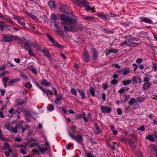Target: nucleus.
Wrapping results in <instances>:
<instances>
[{
    "label": "nucleus",
    "mask_w": 157,
    "mask_h": 157,
    "mask_svg": "<svg viewBox=\"0 0 157 157\" xmlns=\"http://www.w3.org/2000/svg\"><path fill=\"white\" fill-rule=\"evenodd\" d=\"M37 145L38 146V150H35L34 151L38 154L40 153L44 154L48 150L51 149V147L48 142L46 141L44 142V144H42L41 145L39 144L37 141L34 139H32L28 144V146L29 147H32L34 146Z\"/></svg>",
    "instance_id": "nucleus-1"
},
{
    "label": "nucleus",
    "mask_w": 157,
    "mask_h": 157,
    "mask_svg": "<svg viewBox=\"0 0 157 157\" xmlns=\"http://www.w3.org/2000/svg\"><path fill=\"white\" fill-rule=\"evenodd\" d=\"M74 4L81 7H87L86 10L89 12L90 10L93 11L94 8L89 6V3L86 0H71Z\"/></svg>",
    "instance_id": "nucleus-2"
},
{
    "label": "nucleus",
    "mask_w": 157,
    "mask_h": 157,
    "mask_svg": "<svg viewBox=\"0 0 157 157\" xmlns=\"http://www.w3.org/2000/svg\"><path fill=\"white\" fill-rule=\"evenodd\" d=\"M21 111H22L25 113L26 116L25 119L27 122H29L30 121V117L35 119L37 117L36 113H35L31 112L29 111L27 109H25L21 110Z\"/></svg>",
    "instance_id": "nucleus-3"
},
{
    "label": "nucleus",
    "mask_w": 157,
    "mask_h": 157,
    "mask_svg": "<svg viewBox=\"0 0 157 157\" xmlns=\"http://www.w3.org/2000/svg\"><path fill=\"white\" fill-rule=\"evenodd\" d=\"M21 45L26 49L28 50L29 54L32 56L34 57L35 55L32 51L31 49L30 48L31 44L29 43L26 42L25 39L21 44Z\"/></svg>",
    "instance_id": "nucleus-4"
},
{
    "label": "nucleus",
    "mask_w": 157,
    "mask_h": 157,
    "mask_svg": "<svg viewBox=\"0 0 157 157\" xmlns=\"http://www.w3.org/2000/svg\"><path fill=\"white\" fill-rule=\"evenodd\" d=\"M61 20L63 21L64 23H68L71 24H74L76 22V21L73 19L69 18L65 15H61L60 17Z\"/></svg>",
    "instance_id": "nucleus-5"
},
{
    "label": "nucleus",
    "mask_w": 157,
    "mask_h": 157,
    "mask_svg": "<svg viewBox=\"0 0 157 157\" xmlns=\"http://www.w3.org/2000/svg\"><path fill=\"white\" fill-rule=\"evenodd\" d=\"M17 36H13L5 35L4 36L2 39V40L5 42H8L12 41L13 40H15Z\"/></svg>",
    "instance_id": "nucleus-6"
},
{
    "label": "nucleus",
    "mask_w": 157,
    "mask_h": 157,
    "mask_svg": "<svg viewBox=\"0 0 157 157\" xmlns=\"http://www.w3.org/2000/svg\"><path fill=\"white\" fill-rule=\"evenodd\" d=\"M63 98V95L60 94L56 96L55 99V103L57 105H60L61 104Z\"/></svg>",
    "instance_id": "nucleus-7"
},
{
    "label": "nucleus",
    "mask_w": 157,
    "mask_h": 157,
    "mask_svg": "<svg viewBox=\"0 0 157 157\" xmlns=\"http://www.w3.org/2000/svg\"><path fill=\"white\" fill-rule=\"evenodd\" d=\"M100 109L102 110V112L104 113H109L112 110L110 107L103 105L101 106Z\"/></svg>",
    "instance_id": "nucleus-8"
},
{
    "label": "nucleus",
    "mask_w": 157,
    "mask_h": 157,
    "mask_svg": "<svg viewBox=\"0 0 157 157\" xmlns=\"http://www.w3.org/2000/svg\"><path fill=\"white\" fill-rule=\"evenodd\" d=\"M27 15L33 19L36 22H38L39 20L37 17L31 13H27Z\"/></svg>",
    "instance_id": "nucleus-9"
},
{
    "label": "nucleus",
    "mask_w": 157,
    "mask_h": 157,
    "mask_svg": "<svg viewBox=\"0 0 157 157\" xmlns=\"http://www.w3.org/2000/svg\"><path fill=\"white\" fill-rule=\"evenodd\" d=\"M61 25L63 26L64 31L65 32L67 33L69 31H70V25L64 23V22H61Z\"/></svg>",
    "instance_id": "nucleus-10"
},
{
    "label": "nucleus",
    "mask_w": 157,
    "mask_h": 157,
    "mask_svg": "<svg viewBox=\"0 0 157 157\" xmlns=\"http://www.w3.org/2000/svg\"><path fill=\"white\" fill-rule=\"evenodd\" d=\"M77 90L79 93L82 98H87L85 94V90H80L78 88L77 89Z\"/></svg>",
    "instance_id": "nucleus-11"
},
{
    "label": "nucleus",
    "mask_w": 157,
    "mask_h": 157,
    "mask_svg": "<svg viewBox=\"0 0 157 157\" xmlns=\"http://www.w3.org/2000/svg\"><path fill=\"white\" fill-rule=\"evenodd\" d=\"M140 19L142 21L147 23H151V20L149 18L144 17H140Z\"/></svg>",
    "instance_id": "nucleus-12"
},
{
    "label": "nucleus",
    "mask_w": 157,
    "mask_h": 157,
    "mask_svg": "<svg viewBox=\"0 0 157 157\" xmlns=\"http://www.w3.org/2000/svg\"><path fill=\"white\" fill-rule=\"evenodd\" d=\"M20 151L23 155H25L27 153V149L25 146H20Z\"/></svg>",
    "instance_id": "nucleus-13"
},
{
    "label": "nucleus",
    "mask_w": 157,
    "mask_h": 157,
    "mask_svg": "<svg viewBox=\"0 0 157 157\" xmlns=\"http://www.w3.org/2000/svg\"><path fill=\"white\" fill-rule=\"evenodd\" d=\"M97 15L100 18L103 20H108V19L107 17V15L102 13H99Z\"/></svg>",
    "instance_id": "nucleus-14"
},
{
    "label": "nucleus",
    "mask_w": 157,
    "mask_h": 157,
    "mask_svg": "<svg viewBox=\"0 0 157 157\" xmlns=\"http://www.w3.org/2000/svg\"><path fill=\"white\" fill-rule=\"evenodd\" d=\"M132 81L135 84L139 83L141 82V79L139 77L134 76L132 78Z\"/></svg>",
    "instance_id": "nucleus-15"
},
{
    "label": "nucleus",
    "mask_w": 157,
    "mask_h": 157,
    "mask_svg": "<svg viewBox=\"0 0 157 157\" xmlns=\"http://www.w3.org/2000/svg\"><path fill=\"white\" fill-rule=\"evenodd\" d=\"M151 86V84L150 82H147L143 85V88L144 90L148 89Z\"/></svg>",
    "instance_id": "nucleus-16"
},
{
    "label": "nucleus",
    "mask_w": 157,
    "mask_h": 157,
    "mask_svg": "<svg viewBox=\"0 0 157 157\" xmlns=\"http://www.w3.org/2000/svg\"><path fill=\"white\" fill-rule=\"evenodd\" d=\"M130 72L129 68L128 67H126L124 69H123V74L125 76L128 74Z\"/></svg>",
    "instance_id": "nucleus-17"
},
{
    "label": "nucleus",
    "mask_w": 157,
    "mask_h": 157,
    "mask_svg": "<svg viewBox=\"0 0 157 157\" xmlns=\"http://www.w3.org/2000/svg\"><path fill=\"white\" fill-rule=\"evenodd\" d=\"M48 5L51 9H54L55 7V6L54 4V2L53 1H50L48 2Z\"/></svg>",
    "instance_id": "nucleus-18"
},
{
    "label": "nucleus",
    "mask_w": 157,
    "mask_h": 157,
    "mask_svg": "<svg viewBox=\"0 0 157 157\" xmlns=\"http://www.w3.org/2000/svg\"><path fill=\"white\" fill-rule=\"evenodd\" d=\"M149 148L151 151L155 152L157 147L155 145L152 144L149 146Z\"/></svg>",
    "instance_id": "nucleus-19"
},
{
    "label": "nucleus",
    "mask_w": 157,
    "mask_h": 157,
    "mask_svg": "<svg viewBox=\"0 0 157 157\" xmlns=\"http://www.w3.org/2000/svg\"><path fill=\"white\" fill-rule=\"evenodd\" d=\"M4 147L3 148L7 150H9L10 151H11V149L9 145L7 143H4L3 144Z\"/></svg>",
    "instance_id": "nucleus-20"
},
{
    "label": "nucleus",
    "mask_w": 157,
    "mask_h": 157,
    "mask_svg": "<svg viewBox=\"0 0 157 157\" xmlns=\"http://www.w3.org/2000/svg\"><path fill=\"white\" fill-rule=\"evenodd\" d=\"M5 126L6 128L11 132L13 128L12 125L9 123H6L5 124Z\"/></svg>",
    "instance_id": "nucleus-21"
},
{
    "label": "nucleus",
    "mask_w": 157,
    "mask_h": 157,
    "mask_svg": "<svg viewBox=\"0 0 157 157\" xmlns=\"http://www.w3.org/2000/svg\"><path fill=\"white\" fill-rule=\"evenodd\" d=\"M51 43H52L56 47L58 48H59L61 46V45L59 44V43L56 40H54V41H52Z\"/></svg>",
    "instance_id": "nucleus-22"
},
{
    "label": "nucleus",
    "mask_w": 157,
    "mask_h": 157,
    "mask_svg": "<svg viewBox=\"0 0 157 157\" xmlns=\"http://www.w3.org/2000/svg\"><path fill=\"white\" fill-rule=\"evenodd\" d=\"M51 18L52 21L55 22L57 19V17L54 13H52L51 15Z\"/></svg>",
    "instance_id": "nucleus-23"
},
{
    "label": "nucleus",
    "mask_w": 157,
    "mask_h": 157,
    "mask_svg": "<svg viewBox=\"0 0 157 157\" xmlns=\"http://www.w3.org/2000/svg\"><path fill=\"white\" fill-rule=\"evenodd\" d=\"M54 109V107L53 105L49 104L48 105L47 110L49 111H52Z\"/></svg>",
    "instance_id": "nucleus-24"
},
{
    "label": "nucleus",
    "mask_w": 157,
    "mask_h": 157,
    "mask_svg": "<svg viewBox=\"0 0 157 157\" xmlns=\"http://www.w3.org/2000/svg\"><path fill=\"white\" fill-rule=\"evenodd\" d=\"M13 150L11 149V151L9 150L6 151L5 152V154L7 157H8L10 156V153L13 154Z\"/></svg>",
    "instance_id": "nucleus-25"
},
{
    "label": "nucleus",
    "mask_w": 157,
    "mask_h": 157,
    "mask_svg": "<svg viewBox=\"0 0 157 157\" xmlns=\"http://www.w3.org/2000/svg\"><path fill=\"white\" fill-rule=\"evenodd\" d=\"M132 40V39L126 40L125 41L126 44L128 46H131Z\"/></svg>",
    "instance_id": "nucleus-26"
},
{
    "label": "nucleus",
    "mask_w": 157,
    "mask_h": 157,
    "mask_svg": "<svg viewBox=\"0 0 157 157\" xmlns=\"http://www.w3.org/2000/svg\"><path fill=\"white\" fill-rule=\"evenodd\" d=\"M129 143L130 146L133 148L135 147L136 143L135 142L131 140L129 141Z\"/></svg>",
    "instance_id": "nucleus-27"
},
{
    "label": "nucleus",
    "mask_w": 157,
    "mask_h": 157,
    "mask_svg": "<svg viewBox=\"0 0 157 157\" xmlns=\"http://www.w3.org/2000/svg\"><path fill=\"white\" fill-rule=\"evenodd\" d=\"M90 92L91 94V95L93 96H95V90L93 87H91L90 90Z\"/></svg>",
    "instance_id": "nucleus-28"
},
{
    "label": "nucleus",
    "mask_w": 157,
    "mask_h": 157,
    "mask_svg": "<svg viewBox=\"0 0 157 157\" xmlns=\"http://www.w3.org/2000/svg\"><path fill=\"white\" fill-rule=\"evenodd\" d=\"M111 129L113 133L115 135H116L117 133V130L115 129L114 127L113 126H111Z\"/></svg>",
    "instance_id": "nucleus-29"
},
{
    "label": "nucleus",
    "mask_w": 157,
    "mask_h": 157,
    "mask_svg": "<svg viewBox=\"0 0 157 157\" xmlns=\"http://www.w3.org/2000/svg\"><path fill=\"white\" fill-rule=\"evenodd\" d=\"M73 138L77 142L80 144L81 143V142L83 141V138Z\"/></svg>",
    "instance_id": "nucleus-30"
},
{
    "label": "nucleus",
    "mask_w": 157,
    "mask_h": 157,
    "mask_svg": "<svg viewBox=\"0 0 157 157\" xmlns=\"http://www.w3.org/2000/svg\"><path fill=\"white\" fill-rule=\"evenodd\" d=\"M131 83V81L129 80H127L126 81H123L122 82L123 85L124 86L129 85Z\"/></svg>",
    "instance_id": "nucleus-31"
},
{
    "label": "nucleus",
    "mask_w": 157,
    "mask_h": 157,
    "mask_svg": "<svg viewBox=\"0 0 157 157\" xmlns=\"http://www.w3.org/2000/svg\"><path fill=\"white\" fill-rule=\"evenodd\" d=\"M83 19L85 20H87L88 21H90L91 20L94 19V17H93L88 16L84 17Z\"/></svg>",
    "instance_id": "nucleus-32"
},
{
    "label": "nucleus",
    "mask_w": 157,
    "mask_h": 157,
    "mask_svg": "<svg viewBox=\"0 0 157 157\" xmlns=\"http://www.w3.org/2000/svg\"><path fill=\"white\" fill-rule=\"evenodd\" d=\"M70 92L71 93L74 95H77V92L75 90L74 88H72Z\"/></svg>",
    "instance_id": "nucleus-33"
},
{
    "label": "nucleus",
    "mask_w": 157,
    "mask_h": 157,
    "mask_svg": "<svg viewBox=\"0 0 157 157\" xmlns=\"http://www.w3.org/2000/svg\"><path fill=\"white\" fill-rule=\"evenodd\" d=\"M75 26L73 25H70L69 27V30L70 31H74L75 29Z\"/></svg>",
    "instance_id": "nucleus-34"
},
{
    "label": "nucleus",
    "mask_w": 157,
    "mask_h": 157,
    "mask_svg": "<svg viewBox=\"0 0 157 157\" xmlns=\"http://www.w3.org/2000/svg\"><path fill=\"white\" fill-rule=\"evenodd\" d=\"M17 126H16L15 128H12V130L11 131V132H13L14 133H16L17 132Z\"/></svg>",
    "instance_id": "nucleus-35"
},
{
    "label": "nucleus",
    "mask_w": 157,
    "mask_h": 157,
    "mask_svg": "<svg viewBox=\"0 0 157 157\" xmlns=\"http://www.w3.org/2000/svg\"><path fill=\"white\" fill-rule=\"evenodd\" d=\"M98 55L97 54L96 52L95 51H94V55L93 56V58L94 59L96 60L98 58Z\"/></svg>",
    "instance_id": "nucleus-36"
},
{
    "label": "nucleus",
    "mask_w": 157,
    "mask_h": 157,
    "mask_svg": "<svg viewBox=\"0 0 157 157\" xmlns=\"http://www.w3.org/2000/svg\"><path fill=\"white\" fill-rule=\"evenodd\" d=\"M33 46L36 49L39 50H41V48L40 47L39 45H38L37 44H34L33 43Z\"/></svg>",
    "instance_id": "nucleus-37"
},
{
    "label": "nucleus",
    "mask_w": 157,
    "mask_h": 157,
    "mask_svg": "<svg viewBox=\"0 0 157 157\" xmlns=\"http://www.w3.org/2000/svg\"><path fill=\"white\" fill-rule=\"evenodd\" d=\"M27 100L28 98H26L23 99L22 100H21V101H20V105H22L25 103L27 101Z\"/></svg>",
    "instance_id": "nucleus-38"
},
{
    "label": "nucleus",
    "mask_w": 157,
    "mask_h": 157,
    "mask_svg": "<svg viewBox=\"0 0 157 157\" xmlns=\"http://www.w3.org/2000/svg\"><path fill=\"white\" fill-rule=\"evenodd\" d=\"M135 101V100L134 98H131L129 101L128 103L129 104L132 105Z\"/></svg>",
    "instance_id": "nucleus-39"
},
{
    "label": "nucleus",
    "mask_w": 157,
    "mask_h": 157,
    "mask_svg": "<svg viewBox=\"0 0 157 157\" xmlns=\"http://www.w3.org/2000/svg\"><path fill=\"white\" fill-rule=\"evenodd\" d=\"M54 26L56 28V31L58 32H59L60 30L59 29V26L55 22Z\"/></svg>",
    "instance_id": "nucleus-40"
},
{
    "label": "nucleus",
    "mask_w": 157,
    "mask_h": 157,
    "mask_svg": "<svg viewBox=\"0 0 157 157\" xmlns=\"http://www.w3.org/2000/svg\"><path fill=\"white\" fill-rule=\"evenodd\" d=\"M42 83L44 85L47 86L48 85L49 83L47 80H43L42 81Z\"/></svg>",
    "instance_id": "nucleus-41"
},
{
    "label": "nucleus",
    "mask_w": 157,
    "mask_h": 157,
    "mask_svg": "<svg viewBox=\"0 0 157 157\" xmlns=\"http://www.w3.org/2000/svg\"><path fill=\"white\" fill-rule=\"evenodd\" d=\"M25 86L26 87L28 88H31L32 87V85L30 84L29 82H27L26 84H25Z\"/></svg>",
    "instance_id": "nucleus-42"
},
{
    "label": "nucleus",
    "mask_w": 157,
    "mask_h": 157,
    "mask_svg": "<svg viewBox=\"0 0 157 157\" xmlns=\"http://www.w3.org/2000/svg\"><path fill=\"white\" fill-rule=\"evenodd\" d=\"M117 114L119 115H121L122 113V110L120 108H118L117 109Z\"/></svg>",
    "instance_id": "nucleus-43"
},
{
    "label": "nucleus",
    "mask_w": 157,
    "mask_h": 157,
    "mask_svg": "<svg viewBox=\"0 0 157 157\" xmlns=\"http://www.w3.org/2000/svg\"><path fill=\"white\" fill-rule=\"evenodd\" d=\"M20 76L21 77V78L24 80H27V77L26 75L23 74H22Z\"/></svg>",
    "instance_id": "nucleus-44"
},
{
    "label": "nucleus",
    "mask_w": 157,
    "mask_h": 157,
    "mask_svg": "<svg viewBox=\"0 0 157 157\" xmlns=\"http://www.w3.org/2000/svg\"><path fill=\"white\" fill-rule=\"evenodd\" d=\"M142 61L143 59L142 58H138L136 60V63H141L142 62Z\"/></svg>",
    "instance_id": "nucleus-45"
},
{
    "label": "nucleus",
    "mask_w": 157,
    "mask_h": 157,
    "mask_svg": "<svg viewBox=\"0 0 157 157\" xmlns=\"http://www.w3.org/2000/svg\"><path fill=\"white\" fill-rule=\"evenodd\" d=\"M118 83V81L117 80L114 79L111 82V83L113 85H115Z\"/></svg>",
    "instance_id": "nucleus-46"
},
{
    "label": "nucleus",
    "mask_w": 157,
    "mask_h": 157,
    "mask_svg": "<svg viewBox=\"0 0 157 157\" xmlns=\"http://www.w3.org/2000/svg\"><path fill=\"white\" fill-rule=\"evenodd\" d=\"M14 83L13 79H11L10 81L8 82V86H10L12 85Z\"/></svg>",
    "instance_id": "nucleus-47"
},
{
    "label": "nucleus",
    "mask_w": 157,
    "mask_h": 157,
    "mask_svg": "<svg viewBox=\"0 0 157 157\" xmlns=\"http://www.w3.org/2000/svg\"><path fill=\"white\" fill-rule=\"evenodd\" d=\"M140 44L139 43H136L135 42H133L132 40V42L131 43V46H137L140 45Z\"/></svg>",
    "instance_id": "nucleus-48"
},
{
    "label": "nucleus",
    "mask_w": 157,
    "mask_h": 157,
    "mask_svg": "<svg viewBox=\"0 0 157 157\" xmlns=\"http://www.w3.org/2000/svg\"><path fill=\"white\" fill-rule=\"evenodd\" d=\"M123 96L125 98L124 101H127L130 98V97L128 95L126 94H124Z\"/></svg>",
    "instance_id": "nucleus-49"
},
{
    "label": "nucleus",
    "mask_w": 157,
    "mask_h": 157,
    "mask_svg": "<svg viewBox=\"0 0 157 157\" xmlns=\"http://www.w3.org/2000/svg\"><path fill=\"white\" fill-rule=\"evenodd\" d=\"M9 78L7 77H4L2 78V81L4 82H6L9 80Z\"/></svg>",
    "instance_id": "nucleus-50"
},
{
    "label": "nucleus",
    "mask_w": 157,
    "mask_h": 157,
    "mask_svg": "<svg viewBox=\"0 0 157 157\" xmlns=\"http://www.w3.org/2000/svg\"><path fill=\"white\" fill-rule=\"evenodd\" d=\"M95 125L96 129V130H97L98 132V133L100 132H101V129H100V128L97 125V124H95Z\"/></svg>",
    "instance_id": "nucleus-51"
},
{
    "label": "nucleus",
    "mask_w": 157,
    "mask_h": 157,
    "mask_svg": "<svg viewBox=\"0 0 157 157\" xmlns=\"http://www.w3.org/2000/svg\"><path fill=\"white\" fill-rule=\"evenodd\" d=\"M146 140H149L150 141L153 142L155 141H157V138H146Z\"/></svg>",
    "instance_id": "nucleus-52"
},
{
    "label": "nucleus",
    "mask_w": 157,
    "mask_h": 157,
    "mask_svg": "<svg viewBox=\"0 0 157 157\" xmlns=\"http://www.w3.org/2000/svg\"><path fill=\"white\" fill-rule=\"evenodd\" d=\"M47 36L48 37V38L51 41V42H52V41H54V39L50 35L48 34H47Z\"/></svg>",
    "instance_id": "nucleus-53"
},
{
    "label": "nucleus",
    "mask_w": 157,
    "mask_h": 157,
    "mask_svg": "<svg viewBox=\"0 0 157 157\" xmlns=\"http://www.w3.org/2000/svg\"><path fill=\"white\" fill-rule=\"evenodd\" d=\"M30 128V126L28 125H26V127L25 128H24L23 127L21 126V128L22 130V132H24V131H25V129H27V128Z\"/></svg>",
    "instance_id": "nucleus-54"
},
{
    "label": "nucleus",
    "mask_w": 157,
    "mask_h": 157,
    "mask_svg": "<svg viewBox=\"0 0 157 157\" xmlns=\"http://www.w3.org/2000/svg\"><path fill=\"white\" fill-rule=\"evenodd\" d=\"M106 95L105 93H103L102 94V99L103 101H105L106 100Z\"/></svg>",
    "instance_id": "nucleus-55"
},
{
    "label": "nucleus",
    "mask_w": 157,
    "mask_h": 157,
    "mask_svg": "<svg viewBox=\"0 0 157 157\" xmlns=\"http://www.w3.org/2000/svg\"><path fill=\"white\" fill-rule=\"evenodd\" d=\"M8 73L7 71H4L0 74V77L1 76H3Z\"/></svg>",
    "instance_id": "nucleus-56"
},
{
    "label": "nucleus",
    "mask_w": 157,
    "mask_h": 157,
    "mask_svg": "<svg viewBox=\"0 0 157 157\" xmlns=\"http://www.w3.org/2000/svg\"><path fill=\"white\" fill-rule=\"evenodd\" d=\"M152 68L153 70H156L157 68V64L155 63H154L153 65Z\"/></svg>",
    "instance_id": "nucleus-57"
},
{
    "label": "nucleus",
    "mask_w": 157,
    "mask_h": 157,
    "mask_svg": "<svg viewBox=\"0 0 157 157\" xmlns=\"http://www.w3.org/2000/svg\"><path fill=\"white\" fill-rule=\"evenodd\" d=\"M150 80L149 78L147 77H145L144 78V82H148Z\"/></svg>",
    "instance_id": "nucleus-58"
},
{
    "label": "nucleus",
    "mask_w": 157,
    "mask_h": 157,
    "mask_svg": "<svg viewBox=\"0 0 157 157\" xmlns=\"http://www.w3.org/2000/svg\"><path fill=\"white\" fill-rule=\"evenodd\" d=\"M103 88L104 90L107 89L108 87V85L107 84L103 85Z\"/></svg>",
    "instance_id": "nucleus-59"
},
{
    "label": "nucleus",
    "mask_w": 157,
    "mask_h": 157,
    "mask_svg": "<svg viewBox=\"0 0 157 157\" xmlns=\"http://www.w3.org/2000/svg\"><path fill=\"white\" fill-rule=\"evenodd\" d=\"M6 26L5 25H2L0 24V30L2 31H3V29Z\"/></svg>",
    "instance_id": "nucleus-60"
},
{
    "label": "nucleus",
    "mask_w": 157,
    "mask_h": 157,
    "mask_svg": "<svg viewBox=\"0 0 157 157\" xmlns=\"http://www.w3.org/2000/svg\"><path fill=\"white\" fill-rule=\"evenodd\" d=\"M86 156L87 157H95V156H93L90 153L86 154Z\"/></svg>",
    "instance_id": "nucleus-61"
},
{
    "label": "nucleus",
    "mask_w": 157,
    "mask_h": 157,
    "mask_svg": "<svg viewBox=\"0 0 157 157\" xmlns=\"http://www.w3.org/2000/svg\"><path fill=\"white\" fill-rule=\"evenodd\" d=\"M137 130L144 131L145 130V128L144 126H141Z\"/></svg>",
    "instance_id": "nucleus-62"
},
{
    "label": "nucleus",
    "mask_w": 157,
    "mask_h": 157,
    "mask_svg": "<svg viewBox=\"0 0 157 157\" xmlns=\"http://www.w3.org/2000/svg\"><path fill=\"white\" fill-rule=\"evenodd\" d=\"M125 91L124 89H121L118 90V92L121 94H122Z\"/></svg>",
    "instance_id": "nucleus-63"
},
{
    "label": "nucleus",
    "mask_w": 157,
    "mask_h": 157,
    "mask_svg": "<svg viewBox=\"0 0 157 157\" xmlns=\"http://www.w3.org/2000/svg\"><path fill=\"white\" fill-rule=\"evenodd\" d=\"M85 60L86 62H88V61H89L90 58H89V56H85Z\"/></svg>",
    "instance_id": "nucleus-64"
}]
</instances>
